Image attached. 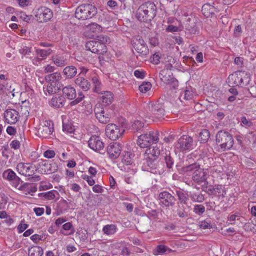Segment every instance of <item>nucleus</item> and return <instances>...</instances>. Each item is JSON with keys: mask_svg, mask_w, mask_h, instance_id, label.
Listing matches in <instances>:
<instances>
[{"mask_svg": "<svg viewBox=\"0 0 256 256\" xmlns=\"http://www.w3.org/2000/svg\"><path fill=\"white\" fill-rule=\"evenodd\" d=\"M156 14V7L152 2H146L139 6L136 17L140 22H148L152 20Z\"/></svg>", "mask_w": 256, "mask_h": 256, "instance_id": "nucleus-1", "label": "nucleus"}, {"mask_svg": "<svg viewBox=\"0 0 256 256\" xmlns=\"http://www.w3.org/2000/svg\"><path fill=\"white\" fill-rule=\"evenodd\" d=\"M250 81V73L246 71H236L229 75L226 82L231 87L244 86L248 85Z\"/></svg>", "mask_w": 256, "mask_h": 256, "instance_id": "nucleus-2", "label": "nucleus"}, {"mask_svg": "<svg viewBox=\"0 0 256 256\" xmlns=\"http://www.w3.org/2000/svg\"><path fill=\"white\" fill-rule=\"evenodd\" d=\"M186 170L193 171L192 178V180L198 184H201L204 182L203 186L208 185L207 180L209 176L207 170L201 168L200 164L196 163H194L185 167Z\"/></svg>", "mask_w": 256, "mask_h": 256, "instance_id": "nucleus-3", "label": "nucleus"}, {"mask_svg": "<svg viewBox=\"0 0 256 256\" xmlns=\"http://www.w3.org/2000/svg\"><path fill=\"white\" fill-rule=\"evenodd\" d=\"M216 141L217 145L223 151L231 150L234 144L232 136L228 132L222 130L216 134Z\"/></svg>", "mask_w": 256, "mask_h": 256, "instance_id": "nucleus-4", "label": "nucleus"}, {"mask_svg": "<svg viewBox=\"0 0 256 256\" xmlns=\"http://www.w3.org/2000/svg\"><path fill=\"white\" fill-rule=\"evenodd\" d=\"M97 13L96 8L92 4H84L78 6L75 12V16L79 20L90 19Z\"/></svg>", "mask_w": 256, "mask_h": 256, "instance_id": "nucleus-5", "label": "nucleus"}, {"mask_svg": "<svg viewBox=\"0 0 256 256\" xmlns=\"http://www.w3.org/2000/svg\"><path fill=\"white\" fill-rule=\"evenodd\" d=\"M159 134L156 130L150 131L140 135L137 140V144L142 148H146L159 140Z\"/></svg>", "mask_w": 256, "mask_h": 256, "instance_id": "nucleus-6", "label": "nucleus"}, {"mask_svg": "<svg viewBox=\"0 0 256 256\" xmlns=\"http://www.w3.org/2000/svg\"><path fill=\"white\" fill-rule=\"evenodd\" d=\"M146 118L160 119L165 114L164 105L160 102H155L147 105L146 109Z\"/></svg>", "mask_w": 256, "mask_h": 256, "instance_id": "nucleus-7", "label": "nucleus"}, {"mask_svg": "<svg viewBox=\"0 0 256 256\" xmlns=\"http://www.w3.org/2000/svg\"><path fill=\"white\" fill-rule=\"evenodd\" d=\"M34 166L30 164L20 162L16 166V170L21 175L25 176H30L29 180L32 182H38L40 180L38 175L32 176L35 173Z\"/></svg>", "mask_w": 256, "mask_h": 256, "instance_id": "nucleus-8", "label": "nucleus"}, {"mask_svg": "<svg viewBox=\"0 0 256 256\" xmlns=\"http://www.w3.org/2000/svg\"><path fill=\"white\" fill-rule=\"evenodd\" d=\"M144 169L154 174H161L164 172V165L156 158L144 156L143 163Z\"/></svg>", "mask_w": 256, "mask_h": 256, "instance_id": "nucleus-9", "label": "nucleus"}, {"mask_svg": "<svg viewBox=\"0 0 256 256\" xmlns=\"http://www.w3.org/2000/svg\"><path fill=\"white\" fill-rule=\"evenodd\" d=\"M105 130L107 137L112 140H116L120 138L125 131L123 124L120 126L114 124H108Z\"/></svg>", "mask_w": 256, "mask_h": 256, "instance_id": "nucleus-10", "label": "nucleus"}, {"mask_svg": "<svg viewBox=\"0 0 256 256\" xmlns=\"http://www.w3.org/2000/svg\"><path fill=\"white\" fill-rule=\"evenodd\" d=\"M193 138L188 135H183L175 144V148L179 152H184L192 148Z\"/></svg>", "mask_w": 256, "mask_h": 256, "instance_id": "nucleus-11", "label": "nucleus"}, {"mask_svg": "<svg viewBox=\"0 0 256 256\" xmlns=\"http://www.w3.org/2000/svg\"><path fill=\"white\" fill-rule=\"evenodd\" d=\"M158 200L159 204L163 208L172 207L176 201L175 196L166 190H164L158 194Z\"/></svg>", "mask_w": 256, "mask_h": 256, "instance_id": "nucleus-12", "label": "nucleus"}, {"mask_svg": "<svg viewBox=\"0 0 256 256\" xmlns=\"http://www.w3.org/2000/svg\"><path fill=\"white\" fill-rule=\"evenodd\" d=\"M86 48L88 50L98 54H104L107 52L106 45L100 43L96 40H90L86 42Z\"/></svg>", "mask_w": 256, "mask_h": 256, "instance_id": "nucleus-13", "label": "nucleus"}, {"mask_svg": "<svg viewBox=\"0 0 256 256\" xmlns=\"http://www.w3.org/2000/svg\"><path fill=\"white\" fill-rule=\"evenodd\" d=\"M202 188L206 192L208 195H216L218 194V196L224 197L226 194V191L224 187L220 184H215L214 186L206 185L202 186Z\"/></svg>", "mask_w": 256, "mask_h": 256, "instance_id": "nucleus-14", "label": "nucleus"}, {"mask_svg": "<svg viewBox=\"0 0 256 256\" xmlns=\"http://www.w3.org/2000/svg\"><path fill=\"white\" fill-rule=\"evenodd\" d=\"M88 146L94 150L101 154L105 152L104 144L99 136H92L88 141Z\"/></svg>", "mask_w": 256, "mask_h": 256, "instance_id": "nucleus-15", "label": "nucleus"}, {"mask_svg": "<svg viewBox=\"0 0 256 256\" xmlns=\"http://www.w3.org/2000/svg\"><path fill=\"white\" fill-rule=\"evenodd\" d=\"M132 46L138 53L142 56H146L149 53V50L144 40L136 38L133 40Z\"/></svg>", "mask_w": 256, "mask_h": 256, "instance_id": "nucleus-16", "label": "nucleus"}, {"mask_svg": "<svg viewBox=\"0 0 256 256\" xmlns=\"http://www.w3.org/2000/svg\"><path fill=\"white\" fill-rule=\"evenodd\" d=\"M122 151V146L120 143L112 142L107 147V153L112 159L118 158Z\"/></svg>", "mask_w": 256, "mask_h": 256, "instance_id": "nucleus-17", "label": "nucleus"}, {"mask_svg": "<svg viewBox=\"0 0 256 256\" xmlns=\"http://www.w3.org/2000/svg\"><path fill=\"white\" fill-rule=\"evenodd\" d=\"M52 12L47 8L42 7L38 9L36 16L40 22H47L52 17Z\"/></svg>", "mask_w": 256, "mask_h": 256, "instance_id": "nucleus-18", "label": "nucleus"}, {"mask_svg": "<svg viewBox=\"0 0 256 256\" xmlns=\"http://www.w3.org/2000/svg\"><path fill=\"white\" fill-rule=\"evenodd\" d=\"M42 172L46 174L54 173L58 170V165L55 163H50L48 160H43L39 164Z\"/></svg>", "mask_w": 256, "mask_h": 256, "instance_id": "nucleus-19", "label": "nucleus"}, {"mask_svg": "<svg viewBox=\"0 0 256 256\" xmlns=\"http://www.w3.org/2000/svg\"><path fill=\"white\" fill-rule=\"evenodd\" d=\"M53 131V124L51 125L50 122H45L44 125L40 126L38 132L40 137L46 138L52 134Z\"/></svg>", "mask_w": 256, "mask_h": 256, "instance_id": "nucleus-20", "label": "nucleus"}, {"mask_svg": "<svg viewBox=\"0 0 256 256\" xmlns=\"http://www.w3.org/2000/svg\"><path fill=\"white\" fill-rule=\"evenodd\" d=\"M172 67V64L171 63L168 64L166 66V70L164 69L160 71L159 76L162 82L166 84H170L174 82L175 81V78L170 76L168 71V69H170Z\"/></svg>", "mask_w": 256, "mask_h": 256, "instance_id": "nucleus-21", "label": "nucleus"}, {"mask_svg": "<svg viewBox=\"0 0 256 256\" xmlns=\"http://www.w3.org/2000/svg\"><path fill=\"white\" fill-rule=\"evenodd\" d=\"M18 112L14 109L6 110L4 113L6 121L10 124H16L19 118Z\"/></svg>", "mask_w": 256, "mask_h": 256, "instance_id": "nucleus-22", "label": "nucleus"}, {"mask_svg": "<svg viewBox=\"0 0 256 256\" xmlns=\"http://www.w3.org/2000/svg\"><path fill=\"white\" fill-rule=\"evenodd\" d=\"M162 159L166 164V168L168 169L172 168L174 164V158L169 150H162L161 154Z\"/></svg>", "mask_w": 256, "mask_h": 256, "instance_id": "nucleus-23", "label": "nucleus"}, {"mask_svg": "<svg viewBox=\"0 0 256 256\" xmlns=\"http://www.w3.org/2000/svg\"><path fill=\"white\" fill-rule=\"evenodd\" d=\"M76 84L84 91H88L90 88V82L82 76H78L74 80Z\"/></svg>", "mask_w": 256, "mask_h": 256, "instance_id": "nucleus-24", "label": "nucleus"}, {"mask_svg": "<svg viewBox=\"0 0 256 256\" xmlns=\"http://www.w3.org/2000/svg\"><path fill=\"white\" fill-rule=\"evenodd\" d=\"M162 152V150H160L159 147L154 146L147 148L144 154V156L158 159L160 156H161Z\"/></svg>", "mask_w": 256, "mask_h": 256, "instance_id": "nucleus-25", "label": "nucleus"}, {"mask_svg": "<svg viewBox=\"0 0 256 256\" xmlns=\"http://www.w3.org/2000/svg\"><path fill=\"white\" fill-rule=\"evenodd\" d=\"M198 164H197L202 165L206 167H212L214 162V159L212 157H209L206 154L202 153L200 155L198 159Z\"/></svg>", "mask_w": 256, "mask_h": 256, "instance_id": "nucleus-26", "label": "nucleus"}, {"mask_svg": "<svg viewBox=\"0 0 256 256\" xmlns=\"http://www.w3.org/2000/svg\"><path fill=\"white\" fill-rule=\"evenodd\" d=\"M63 94L68 100H72L76 98V89L71 86H66L62 90Z\"/></svg>", "mask_w": 256, "mask_h": 256, "instance_id": "nucleus-27", "label": "nucleus"}, {"mask_svg": "<svg viewBox=\"0 0 256 256\" xmlns=\"http://www.w3.org/2000/svg\"><path fill=\"white\" fill-rule=\"evenodd\" d=\"M62 73L66 78L71 79L76 75L78 70L74 66H66L64 68Z\"/></svg>", "mask_w": 256, "mask_h": 256, "instance_id": "nucleus-28", "label": "nucleus"}, {"mask_svg": "<svg viewBox=\"0 0 256 256\" xmlns=\"http://www.w3.org/2000/svg\"><path fill=\"white\" fill-rule=\"evenodd\" d=\"M216 11L217 8L210 4H204L202 8V14L207 18L214 14Z\"/></svg>", "mask_w": 256, "mask_h": 256, "instance_id": "nucleus-29", "label": "nucleus"}, {"mask_svg": "<svg viewBox=\"0 0 256 256\" xmlns=\"http://www.w3.org/2000/svg\"><path fill=\"white\" fill-rule=\"evenodd\" d=\"M62 78V76L60 72H54L46 76V82L54 83L59 86L60 82Z\"/></svg>", "mask_w": 256, "mask_h": 256, "instance_id": "nucleus-30", "label": "nucleus"}, {"mask_svg": "<svg viewBox=\"0 0 256 256\" xmlns=\"http://www.w3.org/2000/svg\"><path fill=\"white\" fill-rule=\"evenodd\" d=\"M66 100L64 96H54L50 102V104L56 108H62L65 103Z\"/></svg>", "mask_w": 256, "mask_h": 256, "instance_id": "nucleus-31", "label": "nucleus"}, {"mask_svg": "<svg viewBox=\"0 0 256 256\" xmlns=\"http://www.w3.org/2000/svg\"><path fill=\"white\" fill-rule=\"evenodd\" d=\"M46 86H44L43 88L45 94L48 93L49 94L52 95L57 92L59 90V86L50 82H47Z\"/></svg>", "mask_w": 256, "mask_h": 256, "instance_id": "nucleus-32", "label": "nucleus"}, {"mask_svg": "<svg viewBox=\"0 0 256 256\" xmlns=\"http://www.w3.org/2000/svg\"><path fill=\"white\" fill-rule=\"evenodd\" d=\"M102 94V102L106 105H109L113 101V94L110 91H102L101 93Z\"/></svg>", "mask_w": 256, "mask_h": 256, "instance_id": "nucleus-33", "label": "nucleus"}, {"mask_svg": "<svg viewBox=\"0 0 256 256\" xmlns=\"http://www.w3.org/2000/svg\"><path fill=\"white\" fill-rule=\"evenodd\" d=\"M176 212V216H178L182 218H185L188 216V211L184 204H178V208Z\"/></svg>", "mask_w": 256, "mask_h": 256, "instance_id": "nucleus-34", "label": "nucleus"}, {"mask_svg": "<svg viewBox=\"0 0 256 256\" xmlns=\"http://www.w3.org/2000/svg\"><path fill=\"white\" fill-rule=\"evenodd\" d=\"M189 197L193 202L200 203L204 200V195L199 192H190Z\"/></svg>", "mask_w": 256, "mask_h": 256, "instance_id": "nucleus-35", "label": "nucleus"}, {"mask_svg": "<svg viewBox=\"0 0 256 256\" xmlns=\"http://www.w3.org/2000/svg\"><path fill=\"white\" fill-rule=\"evenodd\" d=\"M190 18H188L185 24V28L186 29L189 31L190 34H196L198 32V30L197 27L196 26V24L194 22H190Z\"/></svg>", "mask_w": 256, "mask_h": 256, "instance_id": "nucleus-36", "label": "nucleus"}, {"mask_svg": "<svg viewBox=\"0 0 256 256\" xmlns=\"http://www.w3.org/2000/svg\"><path fill=\"white\" fill-rule=\"evenodd\" d=\"M43 254V250L39 246H33L28 250L29 256H42Z\"/></svg>", "mask_w": 256, "mask_h": 256, "instance_id": "nucleus-37", "label": "nucleus"}, {"mask_svg": "<svg viewBox=\"0 0 256 256\" xmlns=\"http://www.w3.org/2000/svg\"><path fill=\"white\" fill-rule=\"evenodd\" d=\"M176 194L179 200L178 204L184 205L188 204V198L182 191L180 190H176Z\"/></svg>", "mask_w": 256, "mask_h": 256, "instance_id": "nucleus-38", "label": "nucleus"}, {"mask_svg": "<svg viewBox=\"0 0 256 256\" xmlns=\"http://www.w3.org/2000/svg\"><path fill=\"white\" fill-rule=\"evenodd\" d=\"M172 250L170 249L167 246L163 244H159L156 246L153 251V254L155 256L158 254H164L166 252H170Z\"/></svg>", "mask_w": 256, "mask_h": 256, "instance_id": "nucleus-39", "label": "nucleus"}, {"mask_svg": "<svg viewBox=\"0 0 256 256\" xmlns=\"http://www.w3.org/2000/svg\"><path fill=\"white\" fill-rule=\"evenodd\" d=\"M210 137V132L208 130L206 129H203L199 133V139L198 140L201 143L206 142Z\"/></svg>", "mask_w": 256, "mask_h": 256, "instance_id": "nucleus-40", "label": "nucleus"}, {"mask_svg": "<svg viewBox=\"0 0 256 256\" xmlns=\"http://www.w3.org/2000/svg\"><path fill=\"white\" fill-rule=\"evenodd\" d=\"M117 227L116 225L111 224H107L102 228V231L104 234L107 235L114 234L116 232Z\"/></svg>", "mask_w": 256, "mask_h": 256, "instance_id": "nucleus-41", "label": "nucleus"}, {"mask_svg": "<svg viewBox=\"0 0 256 256\" xmlns=\"http://www.w3.org/2000/svg\"><path fill=\"white\" fill-rule=\"evenodd\" d=\"M52 60L58 66H64L66 64V60H64L63 57L60 56L58 55L52 56Z\"/></svg>", "mask_w": 256, "mask_h": 256, "instance_id": "nucleus-42", "label": "nucleus"}, {"mask_svg": "<svg viewBox=\"0 0 256 256\" xmlns=\"http://www.w3.org/2000/svg\"><path fill=\"white\" fill-rule=\"evenodd\" d=\"M16 175V174L10 168L6 170L2 174L4 178L9 182L12 181Z\"/></svg>", "mask_w": 256, "mask_h": 256, "instance_id": "nucleus-43", "label": "nucleus"}, {"mask_svg": "<svg viewBox=\"0 0 256 256\" xmlns=\"http://www.w3.org/2000/svg\"><path fill=\"white\" fill-rule=\"evenodd\" d=\"M52 52V50L50 48L47 50H42L40 48L36 49V55L40 57H41L42 59L45 58L48 56Z\"/></svg>", "mask_w": 256, "mask_h": 256, "instance_id": "nucleus-44", "label": "nucleus"}, {"mask_svg": "<svg viewBox=\"0 0 256 256\" xmlns=\"http://www.w3.org/2000/svg\"><path fill=\"white\" fill-rule=\"evenodd\" d=\"M122 156V161L128 165L132 164L134 155L130 152H124Z\"/></svg>", "mask_w": 256, "mask_h": 256, "instance_id": "nucleus-45", "label": "nucleus"}, {"mask_svg": "<svg viewBox=\"0 0 256 256\" xmlns=\"http://www.w3.org/2000/svg\"><path fill=\"white\" fill-rule=\"evenodd\" d=\"M56 194L58 195V192L56 190H50L46 192H42L39 194V196H42L48 200H53L56 197Z\"/></svg>", "mask_w": 256, "mask_h": 256, "instance_id": "nucleus-46", "label": "nucleus"}, {"mask_svg": "<svg viewBox=\"0 0 256 256\" xmlns=\"http://www.w3.org/2000/svg\"><path fill=\"white\" fill-rule=\"evenodd\" d=\"M92 81L94 85V91L97 93H101L102 91V84L97 76H94L92 78Z\"/></svg>", "mask_w": 256, "mask_h": 256, "instance_id": "nucleus-47", "label": "nucleus"}, {"mask_svg": "<svg viewBox=\"0 0 256 256\" xmlns=\"http://www.w3.org/2000/svg\"><path fill=\"white\" fill-rule=\"evenodd\" d=\"M97 120L102 124H106L110 120V118L107 114L103 112L102 114H100L96 116Z\"/></svg>", "mask_w": 256, "mask_h": 256, "instance_id": "nucleus-48", "label": "nucleus"}, {"mask_svg": "<svg viewBox=\"0 0 256 256\" xmlns=\"http://www.w3.org/2000/svg\"><path fill=\"white\" fill-rule=\"evenodd\" d=\"M144 122L140 120H135L132 126L133 130L138 132L141 130L144 126Z\"/></svg>", "mask_w": 256, "mask_h": 256, "instance_id": "nucleus-49", "label": "nucleus"}, {"mask_svg": "<svg viewBox=\"0 0 256 256\" xmlns=\"http://www.w3.org/2000/svg\"><path fill=\"white\" fill-rule=\"evenodd\" d=\"M88 28L92 32H99L102 30V27L96 23H92L88 26Z\"/></svg>", "mask_w": 256, "mask_h": 256, "instance_id": "nucleus-50", "label": "nucleus"}, {"mask_svg": "<svg viewBox=\"0 0 256 256\" xmlns=\"http://www.w3.org/2000/svg\"><path fill=\"white\" fill-rule=\"evenodd\" d=\"M224 171V168L219 164H216L210 168V172L213 174H214L222 173Z\"/></svg>", "mask_w": 256, "mask_h": 256, "instance_id": "nucleus-51", "label": "nucleus"}, {"mask_svg": "<svg viewBox=\"0 0 256 256\" xmlns=\"http://www.w3.org/2000/svg\"><path fill=\"white\" fill-rule=\"evenodd\" d=\"M96 41L100 42V43L106 45V44L110 43V39L107 36L100 34L96 36Z\"/></svg>", "mask_w": 256, "mask_h": 256, "instance_id": "nucleus-52", "label": "nucleus"}, {"mask_svg": "<svg viewBox=\"0 0 256 256\" xmlns=\"http://www.w3.org/2000/svg\"><path fill=\"white\" fill-rule=\"evenodd\" d=\"M206 210L205 207L202 204H196L194 208V212L196 214L201 216Z\"/></svg>", "mask_w": 256, "mask_h": 256, "instance_id": "nucleus-53", "label": "nucleus"}, {"mask_svg": "<svg viewBox=\"0 0 256 256\" xmlns=\"http://www.w3.org/2000/svg\"><path fill=\"white\" fill-rule=\"evenodd\" d=\"M152 87V84L150 82L142 83L139 86V90L142 93H146Z\"/></svg>", "mask_w": 256, "mask_h": 256, "instance_id": "nucleus-54", "label": "nucleus"}, {"mask_svg": "<svg viewBox=\"0 0 256 256\" xmlns=\"http://www.w3.org/2000/svg\"><path fill=\"white\" fill-rule=\"evenodd\" d=\"M18 17L23 20L24 22H30L33 20V17L32 15L28 16L24 12H20V14L18 15Z\"/></svg>", "mask_w": 256, "mask_h": 256, "instance_id": "nucleus-55", "label": "nucleus"}, {"mask_svg": "<svg viewBox=\"0 0 256 256\" xmlns=\"http://www.w3.org/2000/svg\"><path fill=\"white\" fill-rule=\"evenodd\" d=\"M181 96H182L186 100H190L192 98L194 94L192 91L186 90L184 91L183 94H181Z\"/></svg>", "mask_w": 256, "mask_h": 256, "instance_id": "nucleus-56", "label": "nucleus"}, {"mask_svg": "<svg viewBox=\"0 0 256 256\" xmlns=\"http://www.w3.org/2000/svg\"><path fill=\"white\" fill-rule=\"evenodd\" d=\"M84 97V94L82 92H78V97L76 98L74 100L70 102V105L72 106L78 104L82 100Z\"/></svg>", "mask_w": 256, "mask_h": 256, "instance_id": "nucleus-57", "label": "nucleus"}, {"mask_svg": "<svg viewBox=\"0 0 256 256\" xmlns=\"http://www.w3.org/2000/svg\"><path fill=\"white\" fill-rule=\"evenodd\" d=\"M11 182H12V186L16 188H18L19 187V185L23 183V181H22L20 178L16 175Z\"/></svg>", "mask_w": 256, "mask_h": 256, "instance_id": "nucleus-58", "label": "nucleus"}, {"mask_svg": "<svg viewBox=\"0 0 256 256\" xmlns=\"http://www.w3.org/2000/svg\"><path fill=\"white\" fill-rule=\"evenodd\" d=\"M200 226V228L203 229L210 228H212L211 222L210 220H205L201 222Z\"/></svg>", "mask_w": 256, "mask_h": 256, "instance_id": "nucleus-59", "label": "nucleus"}, {"mask_svg": "<svg viewBox=\"0 0 256 256\" xmlns=\"http://www.w3.org/2000/svg\"><path fill=\"white\" fill-rule=\"evenodd\" d=\"M94 112L96 116L100 114H102L103 112H104V110L100 104H97L94 108Z\"/></svg>", "mask_w": 256, "mask_h": 256, "instance_id": "nucleus-60", "label": "nucleus"}, {"mask_svg": "<svg viewBox=\"0 0 256 256\" xmlns=\"http://www.w3.org/2000/svg\"><path fill=\"white\" fill-rule=\"evenodd\" d=\"M29 186H30V184L23 182L18 188L20 190L24 191L26 192L25 194H27Z\"/></svg>", "mask_w": 256, "mask_h": 256, "instance_id": "nucleus-61", "label": "nucleus"}, {"mask_svg": "<svg viewBox=\"0 0 256 256\" xmlns=\"http://www.w3.org/2000/svg\"><path fill=\"white\" fill-rule=\"evenodd\" d=\"M56 154L54 150H48L44 152V156L45 158H54Z\"/></svg>", "mask_w": 256, "mask_h": 256, "instance_id": "nucleus-62", "label": "nucleus"}, {"mask_svg": "<svg viewBox=\"0 0 256 256\" xmlns=\"http://www.w3.org/2000/svg\"><path fill=\"white\" fill-rule=\"evenodd\" d=\"M82 178L86 180L88 184L90 186H93L95 183L94 180L89 176L84 174L82 176Z\"/></svg>", "mask_w": 256, "mask_h": 256, "instance_id": "nucleus-63", "label": "nucleus"}, {"mask_svg": "<svg viewBox=\"0 0 256 256\" xmlns=\"http://www.w3.org/2000/svg\"><path fill=\"white\" fill-rule=\"evenodd\" d=\"M241 122L246 126H250L252 124V122L250 120L247 119L246 116L241 118Z\"/></svg>", "mask_w": 256, "mask_h": 256, "instance_id": "nucleus-64", "label": "nucleus"}]
</instances>
